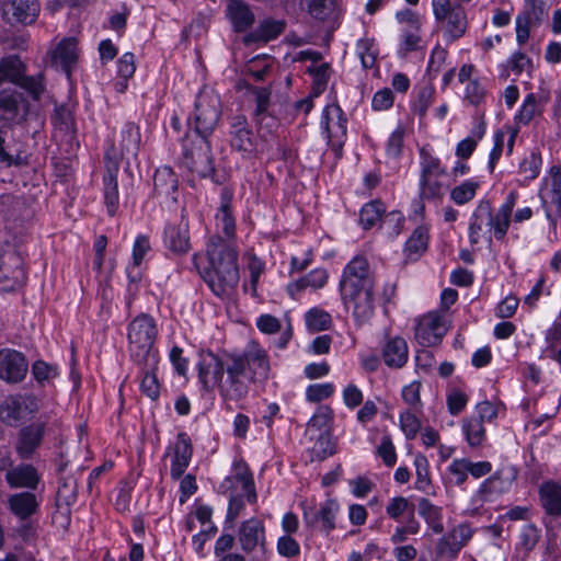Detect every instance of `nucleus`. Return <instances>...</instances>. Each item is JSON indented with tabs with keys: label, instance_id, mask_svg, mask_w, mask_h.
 Instances as JSON below:
<instances>
[{
	"label": "nucleus",
	"instance_id": "obj_1",
	"mask_svg": "<svg viewBox=\"0 0 561 561\" xmlns=\"http://www.w3.org/2000/svg\"><path fill=\"white\" fill-rule=\"evenodd\" d=\"M375 276L365 256L357 255L344 267L340 280L341 298L352 309L357 322L368 320L374 313Z\"/></svg>",
	"mask_w": 561,
	"mask_h": 561
},
{
	"label": "nucleus",
	"instance_id": "obj_2",
	"mask_svg": "<svg viewBox=\"0 0 561 561\" xmlns=\"http://www.w3.org/2000/svg\"><path fill=\"white\" fill-rule=\"evenodd\" d=\"M209 266L203 274L211 291L221 297L230 295L239 283L238 252L232 242L211 237L207 244Z\"/></svg>",
	"mask_w": 561,
	"mask_h": 561
},
{
	"label": "nucleus",
	"instance_id": "obj_3",
	"mask_svg": "<svg viewBox=\"0 0 561 561\" xmlns=\"http://www.w3.org/2000/svg\"><path fill=\"white\" fill-rule=\"evenodd\" d=\"M270 360L267 353L256 344L250 345L242 353H232L229 378L226 387L233 397L242 400L249 392L250 381H264L270 376Z\"/></svg>",
	"mask_w": 561,
	"mask_h": 561
},
{
	"label": "nucleus",
	"instance_id": "obj_4",
	"mask_svg": "<svg viewBox=\"0 0 561 561\" xmlns=\"http://www.w3.org/2000/svg\"><path fill=\"white\" fill-rule=\"evenodd\" d=\"M517 198L516 192H511L505 203L493 215L492 206L489 201H480L472 215L469 226V238L472 244L480 240V233L483 229H493L494 237L503 240L511 224V216Z\"/></svg>",
	"mask_w": 561,
	"mask_h": 561
},
{
	"label": "nucleus",
	"instance_id": "obj_5",
	"mask_svg": "<svg viewBox=\"0 0 561 561\" xmlns=\"http://www.w3.org/2000/svg\"><path fill=\"white\" fill-rule=\"evenodd\" d=\"M198 133H188L182 140V164L202 179H210L216 184L222 180L217 173L209 137Z\"/></svg>",
	"mask_w": 561,
	"mask_h": 561
},
{
	"label": "nucleus",
	"instance_id": "obj_6",
	"mask_svg": "<svg viewBox=\"0 0 561 561\" xmlns=\"http://www.w3.org/2000/svg\"><path fill=\"white\" fill-rule=\"evenodd\" d=\"M158 330L156 321L146 313L137 316L128 325V351L131 359L136 364H158L157 352L153 344L157 339Z\"/></svg>",
	"mask_w": 561,
	"mask_h": 561
},
{
	"label": "nucleus",
	"instance_id": "obj_7",
	"mask_svg": "<svg viewBox=\"0 0 561 561\" xmlns=\"http://www.w3.org/2000/svg\"><path fill=\"white\" fill-rule=\"evenodd\" d=\"M232 353H226L221 358L215 353L207 351L199 354L198 379L206 391L217 386L218 392L224 401L238 402L239 397H233L226 387V380L229 378V367Z\"/></svg>",
	"mask_w": 561,
	"mask_h": 561
},
{
	"label": "nucleus",
	"instance_id": "obj_8",
	"mask_svg": "<svg viewBox=\"0 0 561 561\" xmlns=\"http://www.w3.org/2000/svg\"><path fill=\"white\" fill-rule=\"evenodd\" d=\"M220 116L221 100L219 94L213 89H202L195 101L193 133L213 135Z\"/></svg>",
	"mask_w": 561,
	"mask_h": 561
},
{
	"label": "nucleus",
	"instance_id": "obj_9",
	"mask_svg": "<svg viewBox=\"0 0 561 561\" xmlns=\"http://www.w3.org/2000/svg\"><path fill=\"white\" fill-rule=\"evenodd\" d=\"M421 179L420 198L422 201H437L444 195V184L440 178L446 175L438 158L433 157L425 148L420 150Z\"/></svg>",
	"mask_w": 561,
	"mask_h": 561
},
{
	"label": "nucleus",
	"instance_id": "obj_10",
	"mask_svg": "<svg viewBox=\"0 0 561 561\" xmlns=\"http://www.w3.org/2000/svg\"><path fill=\"white\" fill-rule=\"evenodd\" d=\"M43 79V75L26 76L25 66L19 56H8L0 61V84L4 81L14 83L27 91L34 100H38L44 92Z\"/></svg>",
	"mask_w": 561,
	"mask_h": 561
},
{
	"label": "nucleus",
	"instance_id": "obj_11",
	"mask_svg": "<svg viewBox=\"0 0 561 561\" xmlns=\"http://www.w3.org/2000/svg\"><path fill=\"white\" fill-rule=\"evenodd\" d=\"M30 163L27 146L10 127L0 128V164L4 168L24 167Z\"/></svg>",
	"mask_w": 561,
	"mask_h": 561
},
{
	"label": "nucleus",
	"instance_id": "obj_12",
	"mask_svg": "<svg viewBox=\"0 0 561 561\" xmlns=\"http://www.w3.org/2000/svg\"><path fill=\"white\" fill-rule=\"evenodd\" d=\"M28 102L15 89L0 90V122L3 127L21 124L28 114Z\"/></svg>",
	"mask_w": 561,
	"mask_h": 561
},
{
	"label": "nucleus",
	"instance_id": "obj_13",
	"mask_svg": "<svg viewBox=\"0 0 561 561\" xmlns=\"http://www.w3.org/2000/svg\"><path fill=\"white\" fill-rule=\"evenodd\" d=\"M26 282L24 259L16 251H9L0 257V290L11 291Z\"/></svg>",
	"mask_w": 561,
	"mask_h": 561
},
{
	"label": "nucleus",
	"instance_id": "obj_14",
	"mask_svg": "<svg viewBox=\"0 0 561 561\" xmlns=\"http://www.w3.org/2000/svg\"><path fill=\"white\" fill-rule=\"evenodd\" d=\"M78 485L77 480L72 476L60 479L56 492L55 506L53 513L54 523L66 527L70 523L71 506L77 501Z\"/></svg>",
	"mask_w": 561,
	"mask_h": 561
},
{
	"label": "nucleus",
	"instance_id": "obj_15",
	"mask_svg": "<svg viewBox=\"0 0 561 561\" xmlns=\"http://www.w3.org/2000/svg\"><path fill=\"white\" fill-rule=\"evenodd\" d=\"M140 144V131L138 126L127 123L122 128L115 142L105 151L104 161L116 160V164H121L126 156H136Z\"/></svg>",
	"mask_w": 561,
	"mask_h": 561
},
{
	"label": "nucleus",
	"instance_id": "obj_16",
	"mask_svg": "<svg viewBox=\"0 0 561 561\" xmlns=\"http://www.w3.org/2000/svg\"><path fill=\"white\" fill-rule=\"evenodd\" d=\"M550 186L548 187V179H545L543 186L540 190V197L546 207L548 219L556 224L561 216V167L552 165L549 170Z\"/></svg>",
	"mask_w": 561,
	"mask_h": 561
},
{
	"label": "nucleus",
	"instance_id": "obj_17",
	"mask_svg": "<svg viewBox=\"0 0 561 561\" xmlns=\"http://www.w3.org/2000/svg\"><path fill=\"white\" fill-rule=\"evenodd\" d=\"M229 136L232 149L249 154L256 151L257 140L244 115L230 118Z\"/></svg>",
	"mask_w": 561,
	"mask_h": 561
},
{
	"label": "nucleus",
	"instance_id": "obj_18",
	"mask_svg": "<svg viewBox=\"0 0 561 561\" xmlns=\"http://www.w3.org/2000/svg\"><path fill=\"white\" fill-rule=\"evenodd\" d=\"M28 363L24 354L11 350H0V379L8 383L21 382L27 373Z\"/></svg>",
	"mask_w": 561,
	"mask_h": 561
},
{
	"label": "nucleus",
	"instance_id": "obj_19",
	"mask_svg": "<svg viewBox=\"0 0 561 561\" xmlns=\"http://www.w3.org/2000/svg\"><path fill=\"white\" fill-rule=\"evenodd\" d=\"M447 332L442 316L438 312H428L423 316L415 328L416 341L425 347L434 346L440 343Z\"/></svg>",
	"mask_w": 561,
	"mask_h": 561
},
{
	"label": "nucleus",
	"instance_id": "obj_20",
	"mask_svg": "<svg viewBox=\"0 0 561 561\" xmlns=\"http://www.w3.org/2000/svg\"><path fill=\"white\" fill-rule=\"evenodd\" d=\"M1 9L9 23L28 25L35 22L39 3L37 0H3Z\"/></svg>",
	"mask_w": 561,
	"mask_h": 561
},
{
	"label": "nucleus",
	"instance_id": "obj_21",
	"mask_svg": "<svg viewBox=\"0 0 561 561\" xmlns=\"http://www.w3.org/2000/svg\"><path fill=\"white\" fill-rule=\"evenodd\" d=\"M48 55L50 65L60 68L67 75V78L70 79L71 72L79 59L77 38L64 37Z\"/></svg>",
	"mask_w": 561,
	"mask_h": 561
},
{
	"label": "nucleus",
	"instance_id": "obj_22",
	"mask_svg": "<svg viewBox=\"0 0 561 561\" xmlns=\"http://www.w3.org/2000/svg\"><path fill=\"white\" fill-rule=\"evenodd\" d=\"M517 477V472L514 468L496 470L491 477L485 479L477 495L481 501H491L493 497L500 496L506 493Z\"/></svg>",
	"mask_w": 561,
	"mask_h": 561
},
{
	"label": "nucleus",
	"instance_id": "obj_23",
	"mask_svg": "<svg viewBox=\"0 0 561 561\" xmlns=\"http://www.w3.org/2000/svg\"><path fill=\"white\" fill-rule=\"evenodd\" d=\"M339 503L334 499H328L319 508L308 507L304 510V520L308 527L320 526L321 530L330 533L335 528V515Z\"/></svg>",
	"mask_w": 561,
	"mask_h": 561
},
{
	"label": "nucleus",
	"instance_id": "obj_24",
	"mask_svg": "<svg viewBox=\"0 0 561 561\" xmlns=\"http://www.w3.org/2000/svg\"><path fill=\"white\" fill-rule=\"evenodd\" d=\"M471 537L472 530L469 525H458L438 540L436 546L437 556L455 558Z\"/></svg>",
	"mask_w": 561,
	"mask_h": 561
},
{
	"label": "nucleus",
	"instance_id": "obj_25",
	"mask_svg": "<svg viewBox=\"0 0 561 561\" xmlns=\"http://www.w3.org/2000/svg\"><path fill=\"white\" fill-rule=\"evenodd\" d=\"M192 456L193 445L190 436L184 432L179 433L173 446V457L170 469L172 479L178 480L182 477L191 462Z\"/></svg>",
	"mask_w": 561,
	"mask_h": 561
},
{
	"label": "nucleus",
	"instance_id": "obj_26",
	"mask_svg": "<svg viewBox=\"0 0 561 561\" xmlns=\"http://www.w3.org/2000/svg\"><path fill=\"white\" fill-rule=\"evenodd\" d=\"M46 428L45 422H33L20 430L16 451L21 458H30L41 445Z\"/></svg>",
	"mask_w": 561,
	"mask_h": 561
},
{
	"label": "nucleus",
	"instance_id": "obj_27",
	"mask_svg": "<svg viewBox=\"0 0 561 561\" xmlns=\"http://www.w3.org/2000/svg\"><path fill=\"white\" fill-rule=\"evenodd\" d=\"M238 539L244 552L249 553L256 547L265 546V529L261 520L250 518L240 526Z\"/></svg>",
	"mask_w": 561,
	"mask_h": 561
},
{
	"label": "nucleus",
	"instance_id": "obj_28",
	"mask_svg": "<svg viewBox=\"0 0 561 561\" xmlns=\"http://www.w3.org/2000/svg\"><path fill=\"white\" fill-rule=\"evenodd\" d=\"M540 505L545 513L553 518L561 516V482L545 481L538 490Z\"/></svg>",
	"mask_w": 561,
	"mask_h": 561
},
{
	"label": "nucleus",
	"instance_id": "obj_29",
	"mask_svg": "<svg viewBox=\"0 0 561 561\" xmlns=\"http://www.w3.org/2000/svg\"><path fill=\"white\" fill-rule=\"evenodd\" d=\"M114 159H116L114 157ZM105 173H104V198L107 207V211L113 216L118 205V185H117V173L121 164H116V160L104 161Z\"/></svg>",
	"mask_w": 561,
	"mask_h": 561
},
{
	"label": "nucleus",
	"instance_id": "obj_30",
	"mask_svg": "<svg viewBox=\"0 0 561 561\" xmlns=\"http://www.w3.org/2000/svg\"><path fill=\"white\" fill-rule=\"evenodd\" d=\"M227 15L237 33L245 32L254 23V14L250 7L241 0H229Z\"/></svg>",
	"mask_w": 561,
	"mask_h": 561
},
{
	"label": "nucleus",
	"instance_id": "obj_31",
	"mask_svg": "<svg viewBox=\"0 0 561 561\" xmlns=\"http://www.w3.org/2000/svg\"><path fill=\"white\" fill-rule=\"evenodd\" d=\"M382 358L387 366L401 368L408 360V344L403 337L394 336L385 344Z\"/></svg>",
	"mask_w": 561,
	"mask_h": 561
},
{
	"label": "nucleus",
	"instance_id": "obj_32",
	"mask_svg": "<svg viewBox=\"0 0 561 561\" xmlns=\"http://www.w3.org/2000/svg\"><path fill=\"white\" fill-rule=\"evenodd\" d=\"M5 479L11 488L35 489L38 483L36 470L31 465H20L8 470Z\"/></svg>",
	"mask_w": 561,
	"mask_h": 561
},
{
	"label": "nucleus",
	"instance_id": "obj_33",
	"mask_svg": "<svg viewBox=\"0 0 561 561\" xmlns=\"http://www.w3.org/2000/svg\"><path fill=\"white\" fill-rule=\"evenodd\" d=\"M9 506L14 515L26 519L36 512L38 504L35 494L21 492L9 497Z\"/></svg>",
	"mask_w": 561,
	"mask_h": 561
},
{
	"label": "nucleus",
	"instance_id": "obj_34",
	"mask_svg": "<svg viewBox=\"0 0 561 561\" xmlns=\"http://www.w3.org/2000/svg\"><path fill=\"white\" fill-rule=\"evenodd\" d=\"M165 241L169 249L178 254H182L190 249V237L187 226H169L165 229Z\"/></svg>",
	"mask_w": 561,
	"mask_h": 561
},
{
	"label": "nucleus",
	"instance_id": "obj_35",
	"mask_svg": "<svg viewBox=\"0 0 561 561\" xmlns=\"http://www.w3.org/2000/svg\"><path fill=\"white\" fill-rule=\"evenodd\" d=\"M153 188L158 195L170 196L178 190V178L169 167L156 170L153 175Z\"/></svg>",
	"mask_w": 561,
	"mask_h": 561
},
{
	"label": "nucleus",
	"instance_id": "obj_36",
	"mask_svg": "<svg viewBox=\"0 0 561 561\" xmlns=\"http://www.w3.org/2000/svg\"><path fill=\"white\" fill-rule=\"evenodd\" d=\"M340 0H309L308 11L317 20L335 22L339 18Z\"/></svg>",
	"mask_w": 561,
	"mask_h": 561
},
{
	"label": "nucleus",
	"instance_id": "obj_37",
	"mask_svg": "<svg viewBox=\"0 0 561 561\" xmlns=\"http://www.w3.org/2000/svg\"><path fill=\"white\" fill-rule=\"evenodd\" d=\"M55 128L71 140L76 133L75 119L71 110L66 105L56 106L51 116Z\"/></svg>",
	"mask_w": 561,
	"mask_h": 561
},
{
	"label": "nucleus",
	"instance_id": "obj_38",
	"mask_svg": "<svg viewBox=\"0 0 561 561\" xmlns=\"http://www.w3.org/2000/svg\"><path fill=\"white\" fill-rule=\"evenodd\" d=\"M438 21L444 24L445 31L450 35H463L467 31L468 21L461 7H454L443 20Z\"/></svg>",
	"mask_w": 561,
	"mask_h": 561
},
{
	"label": "nucleus",
	"instance_id": "obj_39",
	"mask_svg": "<svg viewBox=\"0 0 561 561\" xmlns=\"http://www.w3.org/2000/svg\"><path fill=\"white\" fill-rule=\"evenodd\" d=\"M545 12L541 8H531L516 18V35H529L540 25Z\"/></svg>",
	"mask_w": 561,
	"mask_h": 561
},
{
	"label": "nucleus",
	"instance_id": "obj_40",
	"mask_svg": "<svg viewBox=\"0 0 561 561\" xmlns=\"http://www.w3.org/2000/svg\"><path fill=\"white\" fill-rule=\"evenodd\" d=\"M233 479L241 483L248 502L251 504L255 503L257 500V494L254 486L253 474L247 463L238 462L234 465Z\"/></svg>",
	"mask_w": 561,
	"mask_h": 561
},
{
	"label": "nucleus",
	"instance_id": "obj_41",
	"mask_svg": "<svg viewBox=\"0 0 561 561\" xmlns=\"http://www.w3.org/2000/svg\"><path fill=\"white\" fill-rule=\"evenodd\" d=\"M417 508L419 514L425 518L427 525L434 533L440 534L444 531L442 510L439 507L432 504L427 499L422 497L419 501Z\"/></svg>",
	"mask_w": 561,
	"mask_h": 561
},
{
	"label": "nucleus",
	"instance_id": "obj_42",
	"mask_svg": "<svg viewBox=\"0 0 561 561\" xmlns=\"http://www.w3.org/2000/svg\"><path fill=\"white\" fill-rule=\"evenodd\" d=\"M249 89L254 95L256 104L254 119L259 126V130H261L263 122L267 118L266 111L271 102V89L266 87H251Z\"/></svg>",
	"mask_w": 561,
	"mask_h": 561
},
{
	"label": "nucleus",
	"instance_id": "obj_43",
	"mask_svg": "<svg viewBox=\"0 0 561 561\" xmlns=\"http://www.w3.org/2000/svg\"><path fill=\"white\" fill-rule=\"evenodd\" d=\"M231 199L232 194L224 188L221 192V205L219 208V213L217 214V219L222 225V230L228 237H232L234 233V218L231 213Z\"/></svg>",
	"mask_w": 561,
	"mask_h": 561
},
{
	"label": "nucleus",
	"instance_id": "obj_44",
	"mask_svg": "<svg viewBox=\"0 0 561 561\" xmlns=\"http://www.w3.org/2000/svg\"><path fill=\"white\" fill-rule=\"evenodd\" d=\"M142 367V379L140 382V389L144 394L149 397L151 400H157L160 396V385L156 375V366L149 364H138Z\"/></svg>",
	"mask_w": 561,
	"mask_h": 561
},
{
	"label": "nucleus",
	"instance_id": "obj_45",
	"mask_svg": "<svg viewBox=\"0 0 561 561\" xmlns=\"http://www.w3.org/2000/svg\"><path fill=\"white\" fill-rule=\"evenodd\" d=\"M386 208L379 201H373L363 206L359 213V222L364 229L373 228L380 221Z\"/></svg>",
	"mask_w": 561,
	"mask_h": 561
},
{
	"label": "nucleus",
	"instance_id": "obj_46",
	"mask_svg": "<svg viewBox=\"0 0 561 561\" xmlns=\"http://www.w3.org/2000/svg\"><path fill=\"white\" fill-rule=\"evenodd\" d=\"M386 513L394 520H400V518L405 514L408 515V518L411 516L415 517V505L409 502L407 497L396 496L389 501L386 507Z\"/></svg>",
	"mask_w": 561,
	"mask_h": 561
},
{
	"label": "nucleus",
	"instance_id": "obj_47",
	"mask_svg": "<svg viewBox=\"0 0 561 561\" xmlns=\"http://www.w3.org/2000/svg\"><path fill=\"white\" fill-rule=\"evenodd\" d=\"M22 402L19 397H8L0 405V419L8 425H15L21 419Z\"/></svg>",
	"mask_w": 561,
	"mask_h": 561
},
{
	"label": "nucleus",
	"instance_id": "obj_48",
	"mask_svg": "<svg viewBox=\"0 0 561 561\" xmlns=\"http://www.w3.org/2000/svg\"><path fill=\"white\" fill-rule=\"evenodd\" d=\"M308 72L312 76L311 96H319L327 89L330 79V66L329 64H322L309 67Z\"/></svg>",
	"mask_w": 561,
	"mask_h": 561
},
{
	"label": "nucleus",
	"instance_id": "obj_49",
	"mask_svg": "<svg viewBox=\"0 0 561 561\" xmlns=\"http://www.w3.org/2000/svg\"><path fill=\"white\" fill-rule=\"evenodd\" d=\"M414 466L416 471L415 489L424 493H430L432 481L430 478L427 458L421 454L416 455Z\"/></svg>",
	"mask_w": 561,
	"mask_h": 561
},
{
	"label": "nucleus",
	"instance_id": "obj_50",
	"mask_svg": "<svg viewBox=\"0 0 561 561\" xmlns=\"http://www.w3.org/2000/svg\"><path fill=\"white\" fill-rule=\"evenodd\" d=\"M396 18L405 35H414L421 31L422 19L415 11L404 9L397 12Z\"/></svg>",
	"mask_w": 561,
	"mask_h": 561
},
{
	"label": "nucleus",
	"instance_id": "obj_51",
	"mask_svg": "<svg viewBox=\"0 0 561 561\" xmlns=\"http://www.w3.org/2000/svg\"><path fill=\"white\" fill-rule=\"evenodd\" d=\"M332 112H334L337 117V121L335 123L336 128L339 129L341 135L344 136L346 134V122L347 121L344 116L342 108L339 105H327L322 113L321 124H322L323 129L327 133V138L329 140H331V137H332L331 128H330V114Z\"/></svg>",
	"mask_w": 561,
	"mask_h": 561
},
{
	"label": "nucleus",
	"instance_id": "obj_52",
	"mask_svg": "<svg viewBox=\"0 0 561 561\" xmlns=\"http://www.w3.org/2000/svg\"><path fill=\"white\" fill-rule=\"evenodd\" d=\"M311 454L312 459L317 460H324L335 454V443L328 431L320 434L311 449Z\"/></svg>",
	"mask_w": 561,
	"mask_h": 561
},
{
	"label": "nucleus",
	"instance_id": "obj_53",
	"mask_svg": "<svg viewBox=\"0 0 561 561\" xmlns=\"http://www.w3.org/2000/svg\"><path fill=\"white\" fill-rule=\"evenodd\" d=\"M399 421L400 427L405 437L408 439L415 438L422 426L421 421L415 414V411L413 409H408L401 412Z\"/></svg>",
	"mask_w": 561,
	"mask_h": 561
},
{
	"label": "nucleus",
	"instance_id": "obj_54",
	"mask_svg": "<svg viewBox=\"0 0 561 561\" xmlns=\"http://www.w3.org/2000/svg\"><path fill=\"white\" fill-rule=\"evenodd\" d=\"M373 37H362L357 42V51L364 69H371L376 65L377 53L373 50Z\"/></svg>",
	"mask_w": 561,
	"mask_h": 561
},
{
	"label": "nucleus",
	"instance_id": "obj_55",
	"mask_svg": "<svg viewBox=\"0 0 561 561\" xmlns=\"http://www.w3.org/2000/svg\"><path fill=\"white\" fill-rule=\"evenodd\" d=\"M541 113L540 104L534 93H529L522 105L520 111L516 115V121L527 125L538 114Z\"/></svg>",
	"mask_w": 561,
	"mask_h": 561
},
{
	"label": "nucleus",
	"instance_id": "obj_56",
	"mask_svg": "<svg viewBox=\"0 0 561 561\" xmlns=\"http://www.w3.org/2000/svg\"><path fill=\"white\" fill-rule=\"evenodd\" d=\"M479 187L478 182L466 181L460 185L455 186L450 192V198L457 205H463L469 203L476 196V192Z\"/></svg>",
	"mask_w": 561,
	"mask_h": 561
},
{
	"label": "nucleus",
	"instance_id": "obj_57",
	"mask_svg": "<svg viewBox=\"0 0 561 561\" xmlns=\"http://www.w3.org/2000/svg\"><path fill=\"white\" fill-rule=\"evenodd\" d=\"M540 167H541L540 153L531 151L520 162L519 173L524 176V180L530 181L538 176Z\"/></svg>",
	"mask_w": 561,
	"mask_h": 561
},
{
	"label": "nucleus",
	"instance_id": "obj_58",
	"mask_svg": "<svg viewBox=\"0 0 561 561\" xmlns=\"http://www.w3.org/2000/svg\"><path fill=\"white\" fill-rule=\"evenodd\" d=\"M463 431L470 446H478L484 438V426L481 419H469L463 422Z\"/></svg>",
	"mask_w": 561,
	"mask_h": 561
},
{
	"label": "nucleus",
	"instance_id": "obj_59",
	"mask_svg": "<svg viewBox=\"0 0 561 561\" xmlns=\"http://www.w3.org/2000/svg\"><path fill=\"white\" fill-rule=\"evenodd\" d=\"M428 242L427 229L417 227L405 243V251L409 255L419 254L426 250Z\"/></svg>",
	"mask_w": 561,
	"mask_h": 561
},
{
	"label": "nucleus",
	"instance_id": "obj_60",
	"mask_svg": "<svg viewBox=\"0 0 561 561\" xmlns=\"http://www.w3.org/2000/svg\"><path fill=\"white\" fill-rule=\"evenodd\" d=\"M287 20L279 16H266L260 21L259 35H280L286 32Z\"/></svg>",
	"mask_w": 561,
	"mask_h": 561
},
{
	"label": "nucleus",
	"instance_id": "obj_61",
	"mask_svg": "<svg viewBox=\"0 0 561 561\" xmlns=\"http://www.w3.org/2000/svg\"><path fill=\"white\" fill-rule=\"evenodd\" d=\"M331 316L321 309L313 308L306 314V323L313 331L327 330L331 324Z\"/></svg>",
	"mask_w": 561,
	"mask_h": 561
},
{
	"label": "nucleus",
	"instance_id": "obj_62",
	"mask_svg": "<svg viewBox=\"0 0 561 561\" xmlns=\"http://www.w3.org/2000/svg\"><path fill=\"white\" fill-rule=\"evenodd\" d=\"M434 93L435 90L431 84H427L420 90L417 99L412 105L413 112L419 115L420 118H423L426 115L427 108L433 102Z\"/></svg>",
	"mask_w": 561,
	"mask_h": 561
},
{
	"label": "nucleus",
	"instance_id": "obj_63",
	"mask_svg": "<svg viewBox=\"0 0 561 561\" xmlns=\"http://www.w3.org/2000/svg\"><path fill=\"white\" fill-rule=\"evenodd\" d=\"M270 68L271 65L267 62L266 56L254 57L245 66L247 72L250 73L255 81L264 80Z\"/></svg>",
	"mask_w": 561,
	"mask_h": 561
},
{
	"label": "nucleus",
	"instance_id": "obj_64",
	"mask_svg": "<svg viewBox=\"0 0 561 561\" xmlns=\"http://www.w3.org/2000/svg\"><path fill=\"white\" fill-rule=\"evenodd\" d=\"M32 375L39 383H44L58 375L57 367L44 360H36L32 365Z\"/></svg>",
	"mask_w": 561,
	"mask_h": 561
}]
</instances>
